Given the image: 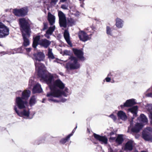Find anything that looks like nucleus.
I'll list each match as a JSON object with an SVG mask.
<instances>
[{
    "label": "nucleus",
    "mask_w": 152,
    "mask_h": 152,
    "mask_svg": "<svg viewBox=\"0 0 152 152\" xmlns=\"http://www.w3.org/2000/svg\"><path fill=\"white\" fill-rule=\"evenodd\" d=\"M32 58L34 60L35 66V69L38 72V76L47 83H50L53 79V76L50 73L47 72L44 68L45 66L41 61H43L45 55L42 52H38L33 54Z\"/></svg>",
    "instance_id": "1"
},
{
    "label": "nucleus",
    "mask_w": 152,
    "mask_h": 152,
    "mask_svg": "<svg viewBox=\"0 0 152 152\" xmlns=\"http://www.w3.org/2000/svg\"><path fill=\"white\" fill-rule=\"evenodd\" d=\"M50 83H46L48 84L50 90V92L47 93L46 96L48 97L53 96L54 97L59 98L62 95L65 97H66L67 95L65 92H68V89L67 88H65L64 89V91L60 90V89H63L65 87V85L60 80H56L53 83L52 81Z\"/></svg>",
    "instance_id": "2"
},
{
    "label": "nucleus",
    "mask_w": 152,
    "mask_h": 152,
    "mask_svg": "<svg viewBox=\"0 0 152 152\" xmlns=\"http://www.w3.org/2000/svg\"><path fill=\"white\" fill-rule=\"evenodd\" d=\"M19 24L22 35L27 34L29 36L31 33V27L28 21L24 18H20Z\"/></svg>",
    "instance_id": "3"
},
{
    "label": "nucleus",
    "mask_w": 152,
    "mask_h": 152,
    "mask_svg": "<svg viewBox=\"0 0 152 152\" xmlns=\"http://www.w3.org/2000/svg\"><path fill=\"white\" fill-rule=\"evenodd\" d=\"M69 58L70 61L66 64L65 66L67 70L76 69L80 67V64L78 62V59L76 57L71 56Z\"/></svg>",
    "instance_id": "4"
},
{
    "label": "nucleus",
    "mask_w": 152,
    "mask_h": 152,
    "mask_svg": "<svg viewBox=\"0 0 152 152\" xmlns=\"http://www.w3.org/2000/svg\"><path fill=\"white\" fill-rule=\"evenodd\" d=\"M143 127V125L140 123H137L131 129V134L134 136L136 139L139 138L140 135L137 134Z\"/></svg>",
    "instance_id": "5"
},
{
    "label": "nucleus",
    "mask_w": 152,
    "mask_h": 152,
    "mask_svg": "<svg viewBox=\"0 0 152 152\" xmlns=\"http://www.w3.org/2000/svg\"><path fill=\"white\" fill-rule=\"evenodd\" d=\"M15 104L17 107L20 109H24L26 108L28 104L27 101L22 99L20 97H17L15 99Z\"/></svg>",
    "instance_id": "6"
},
{
    "label": "nucleus",
    "mask_w": 152,
    "mask_h": 152,
    "mask_svg": "<svg viewBox=\"0 0 152 152\" xmlns=\"http://www.w3.org/2000/svg\"><path fill=\"white\" fill-rule=\"evenodd\" d=\"M9 34V28L2 22H0V38H5Z\"/></svg>",
    "instance_id": "7"
},
{
    "label": "nucleus",
    "mask_w": 152,
    "mask_h": 152,
    "mask_svg": "<svg viewBox=\"0 0 152 152\" xmlns=\"http://www.w3.org/2000/svg\"><path fill=\"white\" fill-rule=\"evenodd\" d=\"M58 16L60 26L66 28L67 27V20L65 15L62 11H60L58 12Z\"/></svg>",
    "instance_id": "8"
},
{
    "label": "nucleus",
    "mask_w": 152,
    "mask_h": 152,
    "mask_svg": "<svg viewBox=\"0 0 152 152\" xmlns=\"http://www.w3.org/2000/svg\"><path fill=\"white\" fill-rule=\"evenodd\" d=\"M147 130L142 133V137L145 140L151 141L152 140V128L147 127Z\"/></svg>",
    "instance_id": "9"
},
{
    "label": "nucleus",
    "mask_w": 152,
    "mask_h": 152,
    "mask_svg": "<svg viewBox=\"0 0 152 152\" xmlns=\"http://www.w3.org/2000/svg\"><path fill=\"white\" fill-rule=\"evenodd\" d=\"M72 51L78 60L79 59L82 61L85 60V58L83 56L84 53L81 50L73 48Z\"/></svg>",
    "instance_id": "10"
},
{
    "label": "nucleus",
    "mask_w": 152,
    "mask_h": 152,
    "mask_svg": "<svg viewBox=\"0 0 152 152\" xmlns=\"http://www.w3.org/2000/svg\"><path fill=\"white\" fill-rule=\"evenodd\" d=\"M78 35L80 40L83 42H85L90 40L91 39L90 35H87L86 32L83 31H79Z\"/></svg>",
    "instance_id": "11"
},
{
    "label": "nucleus",
    "mask_w": 152,
    "mask_h": 152,
    "mask_svg": "<svg viewBox=\"0 0 152 152\" xmlns=\"http://www.w3.org/2000/svg\"><path fill=\"white\" fill-rule=\"evenodd\" d=\"M14 109L16 113L19 116H24L26 117H28L29 116L30 114L29 109H28L27 110H26L24 108L22 111L20 112L18 110L16 106H15Z\"/></svg>",
    "instance_id": "12"
},
{
    "label": "nucleus",
    "mask_w": 152,
    "mask_h": 152,
    "mask_svg": "<svg viewBox=\"0 0 152 152\" xmlns=\"http://www.w3.org/2000/svg\"><path fill=\"white\" fill-rule=\"evenodd\" d=\"M94 137L101 142V144H106L107 143L108 139L105 136H101L95 133L93 134Z\"/></svg>",
    "instance_id": "13"
},
{
    "label": "nucleus",
    "mask_w": 152,
    "mask_h": 152,
    "mask_svg": "<svg viewBox=\"0 0 152 152\" xmlns=\"http://www.w3.org/2000/svg\"><path fill=\"white\" fill-rule=\"evenodd\" d=\"M136 104L135 99H133L127 100L123 105H121L120 107L121 109L125 107H130Z\"/></svg>",
    "instance_id": "14"
},
{
    "label": "nucleus",
    "mask_w": 152,
    "mask_h": 152,
    "mask_svg": "<svg viewBox=\"0 0 152 152\" xmlns=\"http://www.w3.org/2000/svg\"><path fill=\"white\" fill-rule=\"evenodd\" d=\"M42 91V89L41 85L37 83L34 86L32 89V92L33 94H35L40 93Z\"/></svg>",
    "instance_id": "15"
},
{
    "label": "nucleus",
    "mask_w": 152,
    "mask_h": 152,
    "mask_svg": "<svg viewBox=\"0 0 152 152\" xmlns=\"http://www.w3.org/2000/svg\"><path fill=\"white\" fill-rule=\"evenodd\" d=\"M133 149V142L132 141H129L125 144L124 149L125 151H131Z\"/></svg>",
    "instance_id": "16"
},
{
    "label": "nucleus",
    "mask_w": 152,
    "mask_h": 152,
    "mask_svg": "<svg viewBox=\"0 0 152 152\" xmlns=\"http://www.w3.org/2000/svg\"><path fill=\"white\" fill-rule=\"evenodd\" d=\"M64 36L68 44L69 45L70 47H72V44L70 39L69 34L67 30H65L64 31Z\"/></svg>",
    "instance_id": "17"
},
{
    "label": "nucleus",
    "mask_w": 152,
    "mask_h": 152,
    "mask_svg": "<svg viewBox=\"0 0 152 152\" xmlns=\"http://www.w3.org/2000/svg\"><path fill=\"white\" fill-rule=\"evenodd\" d=\"M51 43L50 41L46 39H42L39 42V45L47 48L50 45Z\"/></svg>",
    "instance_id": "18"
},
{
    "label": "nucleus",
    "mask_w": 152,
    "mask_h": 152,
    "mask_svg": "<svg viewBox=\"0 0 152 152\" xmlns=\"http://www.w3.org/2000/svg\"><path fill=\"white\" fill-rule=\"evenodd\" d=\"M30 94L31 92L29 90H25L22 92V96L20 97L22 99L27 101L30 96Z\"/></svg>",
    "instance_id": "19"
},
{
    "label": "nucleus",
    "mask_w": 152,
    "mask_h": 152,
    "mask_svg": "<svg viewBox=\"0 0 152 152\" xmlns=\"http://www.w3.org/2000/svg\"><path fill=\"white\" fill-rule=\"evenodd\" d=\"M47 19L50 25H53L55 23V17L50 12L48 13Z\"/></svg>",
    "instance_id": "20"
},
{
    "label": "nucleus",
    "mask_w": 152,
    "mask_h": 152,
    "mask_svg": "<svg viewBox=\"0 0 152 152\" xmlns=\"http://www.w3.org/2000/svg\"><path fill=\"white\" fill-rule=\"evenodd\" d=\"M115 21V25L117 28H120L123 27L124 22L123 20L117 18L116 19Z\"/></svg>",
    "instance_id": "21"
},
{
    "label": "nucleus",
    "mask_w": 152,
    "mask_h": 152,
    "mask_svg": "<svg viewBox=\"0 0 152 152\" xmlns=\"http://www.w3.org/2000/svg\"><path fill=\"white\" fill-rule=\"evenodd\" d=\"M31 34H30L29 36L27 35V34L22 35L23 40V46L26 47L29 45V41L28 38H29Z\"/></svg>",
    "instance_id": "22"
},
{
    "label": "nucleus",
    "mask_w": 152,
    "mask_h": 152,
    "mask_svg": "<svg viewBox=\"0 0 152 152\" xmlns=\"http://www.w3.org/2000/svg\"><path fill=\"white\" fill-rule=\"evenodd\" d=\"M40 39V36L38 35L33 37L32 46L34 48H36L38 45H39V42Z\"/></svg>",
    "instance_id": "23"
},
{
    "label": "nucleus",
    "mask_w": 152,
    "mask_h": 152,
    "mask_svg": "<svg viewBox=\"0 0 152 152\" xmlns=\"http://www.w3.org/2000/svg\"><path fill=\"white\" fill-rule=\"evenodd\" d=\"M118 118L123 120H126L127 119V116L126 113L123 111L120 110L117 113Z\"/></svg>",
    "instance_id": "24"
},
{
    "label": "nucleus",
    "mask_w": 152,
    "mask_h": 152,
    "mask_svg": "<svg viewBox=\"0 0 152 152\" xmlns=\"http://www.w3.org/2000/svg\"><path fill=\"white\" fill-rule=\"evenodd\" d=\"M138 107L137 106H135L129 109V111L132 113L133 115V117H136L137 116V110Z\"/></svg>",
    "instance_id": "25"
},
{
    "label": "nucleus",
    "mask_w": 152,
    "mask_h": 152,
    "mask_svg": "<svg viewBox=\"0 0 152 152\" xmlns=\"http://www.w3.org/2000/svg\"><path fill=\"white\" fill-rule=\"evenodd\" d=\"M124 140L123 135L121 134H119L116 138L115 141L118 144L120 145L122 143Z\"/></svg>",
    "instance_id": "26"
},
{
    "label": "nucleus",
    "mask_w": 152,
    "mask_h": 152,
    "mask_svg": "<svg viewBox=\"0 0 152 152\" xmlns=\"http://www.w3.org/2000/svg\"><path fill=\"white\" fill-rule=\"evenodd\" d=\"M72 135L73 134L72 133L69 134L66 138L61 139L60 141V142L63 144H64L68 141L70 137L72 136Z\"/></svg>",
    "instance_id": "27"
},
{
    "label": "nucleus",
    "mask_w": 152,
    "mask_h": 152,
    "mask_svg": "<svg viewBox=\"0 0 152 152\" xmlns=\"http://www.w3.org/2000/svg\"><path fill=\"white\" fill-rule=\"evenodd\" d=\"M22 16L26 15L28 13V10L27 7H23L20 9Z\"/></svg>",
    "instance_id": "28"
},
{
    "label": "nucleus",
    "mask_w": 152,
    "mask_h": 152,
    "mask_svg": "<svg viewBox=\"0 0 152 152\" xmlns=\"http://www.w3.org/2000/svg\"><path fill=\"white\" fill-rule=\"evenodd\" d=\"M48 58L50 59H53L55 58V57L52 52V49L50 48L48 49Z\"/></svg>",
    "instance_id": "29"
},
{
    "label": "nucleus",
    "mask_w": 152,
    "mask_h": 152,
    "mask_svg": "<svg viewBox=\"0 0 152 152\" xmlns=\"http://www.w3.org/2000/svg\"><path fill=\"white\" fill-rule=\"evenodd\" d=\"M13 12L16 16H22L20 9H15L13 10Z\"/></svg>",
    "instance_id": "30"
},
{
    "label": "nucleus",
    "mask_w": 152,
    "mask_h": 152,
    "mask_svg": "<svg viewBox=\"0 0 152 152\" xmlns=\"http://www.w3.org/2000/svg\"><path fill=\"white\" fill-rule=\"evenodd\" d=\"M55 29V26H50L46 31V33L49 34L50 35H51L52 34Z\"/></svg>",
    "instance_id": "31"
},
{
    "label": "nucleus",
    "mask_w": 152,
    "mask_h": 152,
    "mask_svg": "<svg viewBox=\"0 0 152 152\" xmlns=\"http://www.w3.org/2000/svg\"><path fill=\"white\" fill-rule=\"evenodd\" d=\"M113 29L110 26H107L106 28V33L109 35L111 36L113 35Z\"/></svg>",
    "instance_id": "32"
},
{
    "label": "nucleus",
    "mask_w": 152,
    "mask_h": 152,
    "mask_svg": "<svg viewBox=\"0 0 152 152\" xmlns=\"http://www.w3.org/2000/svg\"><path fill=\"white\" fill-rule=\"evenodd\" d=\"M36 102V99L35 98V96H33L30 99L29 102V105H30V106H32L35 104Z\"/></svg>",
    "instance_id": "33"
},
{
    "label": "nucleus",
    "mask_w": 152,
    "mask_h": 152,
    "mask_svg": "<svg viewBox=\"0 0 152 152\" xmlns=\"http://www.w3.org/2000/svg\"><path fill=\"white\" fill-rule=\"evenodd\" d=\"M141 121L143 122H147L148 121V119L143 114H142L140 115Z\"/></svg>",
    "instance_id": "34"
},
{
    "label": "nucleus",
    "mask_w": 152,
    "mask_h": 152,
    "mask_svg": "<svg viewBox=\"0 0 152 152\" xmlns=\"http://www.w3.org/2000/svg\"><path fill=\"white\" fill-rule=\"evenodd\" d=\"M25 49V47L23 46L21 47L15 49V51H16V53H22L23 50Z\"/></svg>",
    "instance_id": "35"
},
{
    "label": "nucleus",
    "mask_w": 152,
    "mask_h": 152,
    "mask_svg": "<svg viewBox=\"0 0 152 152\" xmlns=\"http://www.w3.org/2000/svg\"><path fill=\"white\" fill-rule=\"evenodd\" d=\"M146 107L149 113H152V104H147Z\"/></svg>",
    "instance_id": "36"
},
{
    "label": "nucleus",
    "mask_w": 152,
    "mask_h": 152,
    "mask_svg": "<svg viewBox=\"0 0 152 152\" xmlns=\"http://www.w3.org/2000/svg\"><path fill=\"white\" fill-rule=\"evenodd\" d=\"M71 53L68 50H65L64 51L63 55H66L67 56H70L71 55Z\"/></svg>",
    "instance_id": "37"
},
{
    "label": "nucleus",
    "mask_w": 152,
    "mask_h": 152,
    "mask_svg": "<svg viewBox=\"0 0 152 152\" xmlns=\"http://www.w3.org/2000/svg\"><path fill=\"white\" fill-rule=\"evenodd\" d=\"M67 21L68 23L70 24H73L74 23L73 19L71 18L67 19Z\"/></svg>",
    "instance_id": "38"
},
{
    "label": "nucleus",
    "mask_w": 152,
    "mask_h": 152,
    "mask_svg": "<svg viewBox=\"0 0 152 152\" xmlns=\"http://www.w3.org/2000/svg\"><path fill=\"white\" fill-rule=\"evenodd\" d=\"M34 84V80L32 79H30L29 81L28 85L29 86H32Z\"/></svg>",
    "instance_id": "39"
},
{
    "label": "nucleus",
    "mask_w": 152,
    "mask_h": 152,
    "mask_svg": "<svg viewBox=\"0 0 152 152\" xmlns=\"http://www.w3.org/2000/svg\"><path fill=\"white\" fill-rule=\"evenodd\" d=\"M61 8L65 10H68V5L66 4H62L61 6Z\"/></svg>",
    "instance_id": "40"
},
{
    "label": "nucleus",
    "mask_w": 152,
    "mask_h": 152,
    "mask_svg": "<svg viewBox=\"0 0 152 152\" xmlns=\"http://www.w3.org/2000/svg\"><path fill=\"white\" fill-rule=\"evenodd\" d=\"M44 26L43 28H42V30L43 31H44L45 29H47L48 28V23H46L44 22L43 23Z\"/></svg>",
    "instance_id": "41"
},
{
    "label": "nucleus",
    "mask_w": 152,
    "mask_h": 152,
    "mask_svg": "<svg viewBox=\"0 0 152 152\" xmlns=\"http://www.w3.org/2000/svg\"><path fill=\"white\" fill-rule=\"evenodd\" d=\"M105 80L106 82H109L111 80V78L110 77H107L103 80V82H104Z\"/></svg>",
    "instance_id": "42"
},
{
    "label": "nucleus",
    "mask_w": 152,
    "mask_h": 152,
    "mask_svg": "<svg viewBox=\"0 0 152 152\" xmlns=\"http://www.w3.org/2000/svg\"><path fill=\"white\" fill-rule=\"evenodd\" d=\"M109 116L114 121H115L116 119V117L113 114H111Z\"/></svg>",
    "instance_id": "43"
},
{
    "label": "nucleus",
    "mask_w": 152,
    "mask_h": 152,
    "mask_svg": "<svg viewBox=\"0 0 152 152\" xmlns=\"http://www.w3.org/2000/svg\"><path fill=\"white\" fill-rule=\"evenodd\" d=\"M149 118L151 119L150 123L151 124H152V113L149 114Z\"/></svg>",
    "instance_id": "44"
},
{
    "label": "nucleus",
    "mask_w": 152,
    "mask_h": 152,
    "mask_svg": "<svg viewBox=\"0 0 152 152\" xmlns=\"http://www.w3.org/2000/svg\"><path fill=\"white\" fill-rule=\"evenodd\" d=\"M48 101H53L54 102H59L57 100H56L55 99H48Z\"/></svg>",
    "instance_id": "45"
},
{
    "label": "nucleus",
    "mask_w": 152,
    "mask_h": 152,
    "mask_svg": "<svg viewBox=\"0 0 152 152\" xmlns=\"http://www.w3.org/2000/svg\"><path fill=\"white\" fill-rule=\"evenodd\" d=\"M58 1V0H51V3H53L54 4H55Z\"/></svg>",
    "instance_id": "46"
},
{
    "label": "nucleus",
    "mask_w": 152,
    "mask_h": 152,
    "mask_svg": "<svg viewBox=\"0 0 152 152\" xmlns=\"http://www.w3.org/2000/svg\"><path fill=\"white\" fill-rule=\"evenodd\" d=\"M134 117H132V120L130 121V126H132L133 125V119H134Z\"/></svg>",
    "instance_id": "47"
},
{
    "label": "nucleus",
    "mask_w": 152,
    "mask_h": 152,
    "mask_svg": "<svg viewBox=\"0 0 152 152\" xmlns=\"http://www.w3.org/2000/svg\"><path fill=\"white\" fill-rule=\"evenodd\" d=\"M49 35L50 34L46 33V34H44V36L48 39H49L50 38Z\"/></svg>",
    "instance_id": "48"
},
{
    "label": "nucleus",
    "mask_w": 152,
    "mask_h": 152,
    "mask_svg": "<svg viewBox=\"0 0 152 152\" xmlns=\"http://www.w3.org/2000/svg\"><path fill=\"white\" fill-rule=\"evenodd\" d=\"M25 49H26V50L27 52H29L31 50V48H25Z\"/></svg>",
    "instance_id": "49"
},
{
    "label": "nucleus",
    "mask_w": 152,
    "mask_h": 152,
    "mask_svg": "<svg viewBox=\"0 0 152 152\" xmlns=\"http://www.w3.org/2000/svg\"><path fill=\"white\" fill-rule=\"evenodd\" d=\"M146 96L148 97H151L152 98V93H148L146 95Z\"/></svg>",
    "instance_id": "50"
},
{
    "label": "nucleus",
    "mask_w": 152,
    "mask_h": 152,
    "mask_svg": "<svg viewBox=\"0 0 152 152\" xmlns=\"http://www.w3.org/2000/svg\"><path fill=\"white\" fill-rule=\"evenodd\" d=\"M42 142H38V140H36L35 141V142L34 143V144H37V145H39V144L41 143Z\"/></svg>",
    "instance_id": "51"
},
{
    "label": "nucleus",
    "mask_w": 152,
    "mask_h": 152,
    "mask_svg": "<svg viewBox=\"0 0 152 152\" xmlns=\"http://www.w3.org/2000/svg\"><path fill=\"white\" fill-rule=\"evenodd\" d=\"M66 100V99H62L61 100L60 102H65Z\"/></svg>",
    "instance_id": "52"
},
{
    "label": "nucleus",
    "mask_w": 152,
    "mask_h": 152,
    "mask_svg": "<svg viewBox=\"0 0 152 152\" xmlns=\"http://www.w3.org/2000/svg\"><path fill=\"white\" fill-rule=\"evenodd\" d=\"M77 126H76V127L73 130L72 132V133H72L73 134V133H74V132H75V130H76V129H77Z\"/></svg>",
    "instance_id": "53"
},
{
    "label": "nucleus",
    "mask_w": 152,
    "mask_h": 152,
    "mask_svg": "<svg viewBox=\"0 0 152 152\" xmlns=\"http://www.w3.org/2000/svg\"><path fill=\"white\" fill-rule=\"evenodd\" d=\"M21 92H22V91L21 90L17 91V92H16V94H19V93Z\"/></svg>",
    "instance_id": "54"
},
{
    "label": "nucleus",
    "mask_w": 152,
    "mask_h": 152,
    "mask_svg": "<svg viewBox=\"0 0 152 152\" xmlns=\"http://www.w3.org/2000/svg\"><path fill=\"white\" fill-rule=\"evenodd\" d=\"M111 73H109L108 75H107V77H110L111 76Z\"/></svg>",
    "instance_id": "55"
},
{
    "label": "nucleus",
    "mask_w": 152,
    "mask_h": 152,
    "mask_svg": "<svg viewBox=\"0 0 152 152\" xmlns=\"http://www.w3.org/2000/svg\"><path fill=\"white\" fill-rule=\"evenodd\" d=\"M67 0H60V2H65Z\"/></svg>",
    "instance_id": "56"
},
{
    "label": "nucleus",
    "mask_w": 152,
    "mask_h": 152,
    "mask_svg": "<svg viewBox=\"0 0 152 152\" xmlns=\"http://www.w3.org/2000/svg\"><path fill=\"white\" fill-rule=\"evenodd\" d=\"M45 99L44 98L43 99H42V103H44L45 102Z\"/></svg>",
    "instance_id": "57"
},
{
    "label": "nucleus",
    "mask_w": 152,
    "mask_h": 152,
    "mask_svg": "<svg viewBox=\"0 0 152 152\" xmlns=\"http://www.w3.org/2000/svg\"><path fill=\"white\" fill-rule=\"evenodd\" d=\"M114 134V133L113 132H111L110 133V135H112Z\"/></svg>",
    "instance_id": "58"
},
{
    "label": "nucleus",
    "mask_w": 152,
    "mask_h": 152,
    "mask_svg": "<svg viewBox=\"0 0 152 152\" xmlns=\"http://www.w3.org/2000/svg\"><path fill=\"white\" fill-rule=\"evenodd\" d=\"M111 138L113 140H114L115 139V137H111Z\"/></svg>",
    "instance_id": "59"
},
{
    "label": "nucleus",
    "mask_w": 152,
    "mask_h": 152,
    "mask_svg": "<svg viewBox=\"0 0 152 152\" xmlns=\"http://www.w3.org/2000/svg\"><path fill=\"white\" fill-rule=\"evenodd\" d=\"M60 75H63V74L62 73V72H60Z\"/></svg>",
    "instance_id": "60"
},
{
    "label": "nucleus",
    "mask_w": 152,
    "mask_h": 152,
    "mask_svg": "<svg viewBox=\"0 0 152 152\" xmlns=\"http://www.w3.org/2000/svg\"><path fill=\"white\" fill-rule=\"evenodd\" d=\"M32 118V117H31V118H30V119H31Z\"/></svg>",
    "instance_id": "61"
},
{
    "label": "nucleus",
    "mask_w": 152,
    "mask_h": 152,
    "mask_svg": "<svg viewBox=\"0 0 152 152\" xmlns=\"http://www.w3.org/2000/svg\"><path fill=\"white\" fill-rule=\"evenodd\" d=\"M95 20H96V19H95Z\"/></svg>",
    "instance_id": "62"
},
{
    "label": "nucleus",
    "mask_w": 152,
    "mask_h": 152,
    "mask_svg": "<svg viewBox=\"0 0 152 152\" xmlns=\"http://www.w3.org/2000/svg\"><path fill=\"white\" fill-rule=\"evenodd\" d=\"M151 124L152 125V124Z\"/></svg>",
    "instance_id": "63"
}]
</instances>
